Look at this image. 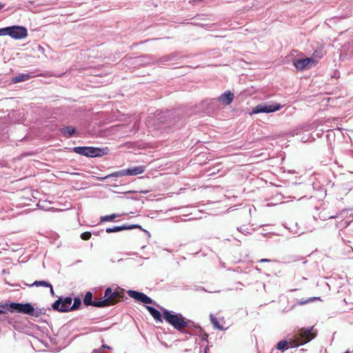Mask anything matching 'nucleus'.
<instances>
[{
    "instance_id": "18",
    "label": "nucleus",
    "mask_w": 353,
    "mask_h": 353,
    "mask_svg": "<svg viewBox=\"0 0 353 353\" xmlns=\"http://www.w3.org/2000/svg\"><path fill=\"white\" fill-rule=\"evenodd\" d=\"M146 308L156 321L163 322L161 314L157 309L152 306H146Z\"/></svg>"
},
{
    "instance_id": "15",
    "label": "nucleus",
    "mask_w": 353,
    "mask_h": 353,
    "mask_svg": "<svg viewBox=\"0 0 353 353\" xmlns=\"http://www.w3.org/2000/svg\"><path fill=\"white\" fill-rule=\"evenodd\" d=\"M35 76L34 74H32V73H22L14 77L12 81L14 83H20L28 81Z\"/></svg>"
},
{
    "instance_id": "34",
    "label": "nucleus",
    "mask_w": 353,
    "mask_h": 353,
    "mask_svg": "<svg viewBox=\"0 0 353 353\" xmlns=\"http://www.w3.org/2000/svg\"><path fill=\"white\" fill-rule=\"evenodd\" d=\"M38 48H39V51H41L42 52H44V48L42 46H39Z\"/></svg>"
},
{
    "instance_id": "27",
    "label": "nucleus",
    "mask_w": 353,
    "mask_h": 353,
    "mask_svg": "<svg viewBox=\"0 0 353 353\" xmlns=\"http://www.w3.org/2000/svg\"><path fill=\"white\" fill-rule=\"evenodd\" d=\"M316 299H320V298L319 297H311V298H309L307 299H305V300H300L298 301V304L300 305H305V304H307V303H310L312 301H314V300H316Z\"/></svg>"
},
{
    "instance_id": "36",
    "label": "nucleus",
    "mask_w": 353,
    "mask_h": 353,
    "mask_svg": "<svg viewBox=\"0 0 353 353\" xmlns=\"http://www.w3.org/2000/svg\"><path fill=\"white\" fill-rule=\"evenodd\" d=\"M208 351H209V347L207 346V347H205V348L204 350V353H209Z\"/></svg>"
},
{
    "instance_id": "11",
    "label": "nucleus",
    "mask_w": 353,
    "mask_h": 353,
    "mask_svg": "<svg viewBox=\"0 0 353 353\" xmlns=\"http://www.w3.org/2000/svg\"><path fill=\"white\" fill-rule=\"evenodd\" d=\"M21 313L39 317L41 314V310L38 308H34L30 303H22Z\"/></svg>"
},
{
    "instance_id": "12",
    "label": "nucleus",
    "mask_w": 353,
    "mask_h": 353,
    "mask_svg": "<svg viewBox=\"0 0 353 353\" xmlns=\"http://www.w3.org/2000/svg\"><path fill=\"white\" fill-rule=\"evenodd\" d=\"M141 228L139 225H128L123 224L119 226H114L112 228H107L105 232L107 233L118 232L125 230H132L134 228Z\"/></svg>"
},
{
    "instance_id": "8",
    "label": "nucleus",
    "mask_w": 353,
    "mask_h": 353,
    "mask_svg": "<svg viewBox=\"0 0 353 353\" xmlns=\"http://www.w3.org/2000/svg\"><path fill=\"white\" fill-rule=\"evenodd\" d=\"M72 302V299L70 296L65 297L64 299L60 297L55 302H54L52 307L54 310L61 312H66L71 311Z\"/></svg>"
},
{
    "instance_id": "23",
    "label": "nucleus",
    "mask_w": 353,
    "mask_h": 353,
    "mask_svg": "<svg viewBox=\"0 0 353 353\" xmlns=\"http://www.w3.org/2000/svg\"><path fill=\"white\" fill-rule=\"evenodd\" d=\"M30 286L51 287V284L46 281H35Z\"/></svg>"
},
{
    "instance_id": "38",
    "label": "nucleus",
    "mask_w": 353,
    "mask_h": 353,
    "mask_svg": "<svg viewBox=\"0 0 353 353\" xmlns=\"http://www.w3.org/2000/svg\"><path fill=\"white\" fill-rule=\"evenodd\" d=\"M0 36H3V28H0Z\"/></svg>"
},
{
    "instance_id": "1",
    "label": "nucleus",
    "mask_w": 353,
    "mask_h": 353,
    "mask_svg": "<svg viewBox=\"0 0 353 353\" xmlns=\"http://www.w3.org/2000/svg\"><path fill=\"white\" fill-rule=\"evenodd\" d=\"M316 334L317 332L314 326L298 329L294 332L292 337L289 341H280L276 345V349L284 351L289 347H297L314 339Z\"/></svg>"
},
{
    "instance_id": "4",
    "label": "nucleus",
    "mask_w": 353,
    "mask_h": 353,
    "mask_svg": "<svg viewBox=\"0 0 353 353\" xmlns=\"http://www.w3.org/2000/svg\"><path fill=\"white\" fill-rule=\"evenodd\" d=\"M122 296L120 295L119 291H112L110 288H108L105 290L104 299L98 301L96 305L97 307H104L109 305H113L116 304Z\"/></svg>"
},
{
    "instance_id": "25",
    "label": "nucleus",
    "mask_w": 353,
    "mask_h": 353,
    "mask_svg": "<svg viewBox=\"0 0 353 353\" xmlns=\"http://www.w3.org/2000/svg\"><path fill=\"white\" fill-rule=\"evenodd\" d=\"M81 304V299L79 297H75L74 299L73 304L71 305V311L76 310L79 309Z\"/></svg>"
},
{
    "instance_id": "20",
    "label": "nucleus",
    "mask_w": 353,
    "mask_h": 353,
    "mask_svg": "<svg viewBox=\"0 0 353 353\" xmlns=\"http://www.w3.org/2000/svg\"><path fill=\"white\" fill-rule=\"evenodd\" d=\"M83 303L85 305H92L97 307V303L98 301H92V294L90 292H88L83 299Z\"/></svg>"
},
{
    "instance_id": "13",
    "label": "nucleus",
    "mask_w": 353,
    "mask_h": 353,
    "mask_svg": "<svg viewBox=\"0 0 353 353\" xmlns=\"http://www.w3.org/2000/svg\"><path fill=\"white\" fill-rule=\"evenodd\" d=\"M234 99V94L230 90L225 91L218 97V101L223 105H229Z\"/></svg>"
},
{
    "instance_id": "26",
    "label": "nucleus",
    "mask_w": 353,
    "mask_h": 353,
    "mask_svg": "<svg viewBox=\"0 0 353 353\" xmlns=\"http://www.w3.org/2000/svg\"><path fill=\"white\" fill-rule=\"evenodd\" d=\"M194 334L199 336L203 341H207L208 338V334L205 332L201 327V331H196L194 333Z\"/></svg>"
},
{
    "instance_id": "17",
    "label": "nucleus",
    "mask_w": 353,
    "mask_h": 353,
    "mask_svg": "<svg viewBox=\"0 0 353 353\" xmlns=\"http://www.w3.org/2000/svg\"><path fill=\"white\" fill-rule=\"evenodd\" d=\"M22 303H10V304L1 305L3 308H7L10 312H17L21 313Z\"/></svg>"
},
{
    "instance_id": "28",
    "label": "nucleus",
    "mask_w": 353,
    "mask_h": 353,
    "mask_svg": "<svg viewBox=\"0 0 353 353\" xmlns=\"http://www.w3.org/2000/svg\"><path fill=\"white\" fill-rule=\"evenodd\" d=\"M323 57V52L322 50H315L312 57H314L317 60V62Z\"/></svg>"
},
{
    "instance_id": "22",
    "label": "nucleus",
    "mask_w": 353,
    "mask_h": 353,
    "mask_svg": "<svg viewBox=\"0 0 353 353\" xmlns=\"http://www.w3.org/2000/svg\"><path fill=\"white\" fill-rule=\"evenodd\" d=\"M120 215L117 214H112L110 215L103 216H101L100 221L101 222H105V221H112L115 218L119 217Z\"/></svg>"
},
{
    "instance_id": "24",
    "label": "nucleus",
    "mask_w": 353,
    "mask_h": 353,
    "mask_svg": "<svg viewBox=\"0 0 353 353\" xmlns=\"http://www.w3.org/2000/svg\"><path fill=\"white\" fill-rule=\"evenodd\" d=\"M126 171H127V169L121 170L115 172L108 175L107 177H111V176L121 177V176H128Z\"/></svg>"
},
{
    "instance_id": "29",
    "label": "nucleus",
    "mask_w": 353,
    "mask_h": 353,
    "mask_svg": "<svg viewBox=\"0 0 353 353\" xmlns=\"http://www.w3.org/2000/svg\"><path fill=\"white\" fill-rule=\"evenodd\" d=\"M91 233L90 232H83L81 234V238L83 239V240H88L90 239L91 237Z\"/></svg>"
},
{
    "instance_id": "40",
    "label": "nucleus",
    "mask_w": 353,
    "mask_h": 353,
    "mask_svg": "<svg viewBox=\"0 0 353 353\" xmlns=\"http://www.w3.org/2000/svg\"><path fill=\"white\" fill-rule=\"evenodd\" d=\"M5 313L4 310L0 309V314Z\"/></svg>"
},
{
    "instance_id": "39",
    "label": "nucleus",
    "mask_w": 353,
    "mask_h": 353,
    "mask_svg": "<svg viewBox=\"0 0 353 353\" xmlns=\"http://www.w3.org/2000/svg\"><path fill=\"white\" fill-rule=\"evenodd\" d=\"M4 7V5L1 3H0V10L2 9Z\"/></svg>"
},
{
    "instance_id": "14",
    "label": "nucleus",
    "mask_w": 353,
    "mask_h": 353,
    "mask_svg": "<svg viewBox=\"0 0 353 353\" xmlns=\"http://www.w3.org/2000/svg\"><path fill=\"white\" fill-rule=\"evenodd\" d=\"M60 132L63 137L67 138L78 135L77 130L72 126H65L60 129Z\"/></svg>"
},
{
    "instance_id": "6",
    "label": "nucleus",
    "mask_w": 353,
    "mask_h": 353,
    "mask_svg": "<svg viewBox=\"0 0 353 353\" xmlns=\"http://www.w3.org/2000/svg\"><path fill=\"white\" fill-rule=\"evenodd\" d=\"M9 35L14 39H24L28 36V30L23 26H12L3 28V36Z\"/></svg>"
},
{
    "instance_id": "10",
    "label": "nucleus",
    "mask_w": 353,
    "mask_h": 353,
    "mask_svg": "<svg viewBox=\"0 0 353 353\" xmlns=\"http://www.w3.org/2000/svg\"><path fill=\"white\" fill-rule=\"evenodd\" d=\"M128 294L130 297L145 304H150L153 303L152 299L143 292H139L135 290H128Z\"/></svg>"
},
{
    "instance_id": "30",
    "label": "nucleus",
    "mask_w": 353,
    "mask_h": 353,
    "mask_svg": "<svg viewBox=\"0 0 353 353\" xmlns=\"http://www.w3.org/2000/svg\"><path fill=\"white\" fill-rule=\"evenodd\" d=\"M100 349L101 350H102V349L110 350L111 347L110 346H108V345H103Z\"/></svg>"
},
{
    "instance_id": "33",
    "label": "nucleus",
    "mask_w": 353,
    "mask_h": 353,
    "mask_svg": "<svg viewBox=\"0 0 353 353\" xmlns=\"http://www.w3.org/2000/svg\"><path fill=\"white\" fill-rule=\"evenodd\" d=\"M162 59H163L162 61H168L170 60V58L169 57H165L162 58Z\"/></svg>"
},
{
    "instance_id": "19",
    "label": "nucleus",
    "mask_w": 353,
    "mask_h": 353,
    "mask_svg": "<svg viewBox=\"0 0 353 353\" xmlns=\"http://www.w3.org/2000/svg\"><path fill=\"white\" fill-rule=\"evenodd\" d=\"M186 322H188V326H185V328L188 329V331L186 332L187 333L190 334H194V333L196 331H201V327L198 325H196L193 321L185 319Z\"/></svg>"
},
{
    "instance_id": "35",
    "label": "nucleus",
    "mask_w": 353,
    "mask_h": 353,
    "mask_svg": "<svg viewBox=\"0 0 353 353\" xmlns=\"http://www.w3.org/2000/svg\"><path fill=\"white\" fill-rule=\"evenodd\" d=\"M50 288V293L52 295H54V290H53V288H52V285H51V287H49Z\"/></svg>"
},
{
    "instance_id": "32",
    "label": "nucleus",
    "mask_w": 353,
    "mask_h": 353,
    "mask_svg": "<svg viewBox=\"0 0 353 353\" xmlns=\"http://www.w3.org/2000/svg\"><path fill=\"white\" fill-rule=\"evenodd\" d=\"M92 353H101V349H97V350H94Z\"/></svg>"
},
{
    "instance_id": "5",
    "label": "nucleus",
    "mask_w": 353,
    "mask_h": 353,
    "mask_svg": "<svg viewBox=\"0 0 353 353\" xmlns=\"http://www.w3.org/2000/svg\"><path fill=\"white\" fill-rule=\"evenodd\" d=\"M329 219H336V227L345 228L353 221V213L348 210H343L335 216H330Z\"/></svg>"
},
{
    "instance_id": "7",
    "label": "nucleus",
    "mask_w": 353,
    "mask_h": 353,
    "mask_svg": "<svg viewBox=\"0 0 353 353\" xmlns=\"http://www.w3.org/2000/svg\"><path fill=\"white\" fill-rule=\"evenodd\" d=\"M281 108V105L279 103H260L255 106L252 110V114H258V113H270L276 112Z\"/></svg>"
},
{
    "instance_id": "9",
    "label": "nucleus",
    "mask_w": 353,
    "mask_h": 353,
    "mask_svg": "<svg viewBox=\"0 0 353 353\" xmlns=\"http://www.w3.org/2000/svg\"><path fill=\"white\" fill-rule=\"evenodd\" d=\"M317 64V60L314 57H307L302 59H294L293 65L297 70L302 71L311 68Z\"/></svg>"
},
{
    "instance_id": "16",
    "label": "nucleus",
    "mask_w": 353,
    "mask_h": 353,
    "mask_svg": "<svg viewBox=\"0 0 353 353\" xmlns=\"http://www.w3.org/2000/svg\"><path fill=\"white\" fill-rule=\"evenodd\" d=\"M145 167L143 165H139L127 169L128 176H136L142 174L145 171Z\"/></svg>"
},
{
    "instance_id": "2",
    "label": "nucleus",
    "mask_w": 353,
    "mask_h": 353,
    "mask_svg": "<svg viewBox=\"0 0 353 353\" xmlns=\"http://www.w3.org/2000/svg\"><path fill=\"white\" fill-rule=\"evenodd\" d=\"M163 316L166 322L179 332H183L185 326L188 325L189 323L186 322L185 319L180 313L176 314L163 309Z\"/></svg>"
},
{
    "instance_id": "3",
    "label": "nucleus",
    "mask_w": 353,
    "mask_h": 353,
    "mask_svg": "<svg viewBox=\"0 0 353 353\" xmlns=\"http://www.w3.org/2000/svg\"><path fill=\"white\" fill-rule=\"evenodd\" d=\"M74 152L87 157H101L108 154V148H95L91 146H77L72 148Z\"/></svg>"
},
{
    "instance_id": "21",
    "label": "nucleus",
    "mask_w": 353,
    "mask_h": 353,
    "mask_svg": "<svg viewBox=\"0 0 353 353\" xmlns=\"http://www.w3.org/2000/svg\"><path fill=\"white\" fill-rule=\"evenodd\" d=\"M210 321L216 329L223 330L224 327L219 323L217 319L212 314L210 316Z\"/></svg>"
},
{
    "instance_id": "37",
    "label": "nucleus",
    "mask_w": 353,
    "mask_h": 353,
    "mask_svg": "<svg viewBox=\"0 0 353 353\" xmlns=\"http://www.w3.org/2000/svg\"><path fill=\"white\" fill-rule=\"evenodd\" d=\"M238 230L240 231L242 233H244V232H245L244 230H242L241 227L240 228H238Z\"/></svg>"
},
{
    "instance_id": "31",
    "label": "nucleus",
    "mask_w": 353,
    "mask_h": 353,
    "mask_svg": "<svg viewBox=\"0 0 353 353\" xmlns=\"http://www.w3.org/2000/svg\"><path fill=\"white\" fill-rule=\"evenodd\" d=\"M271 260L270 259H262L259 261L260 263H264V262H270Z\"/></svg>"
}]
</instances>
